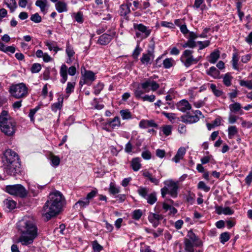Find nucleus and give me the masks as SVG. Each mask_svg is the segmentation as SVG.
Masks as SVG:
<instances>
[{"label":"nucleus","mask_w":252,"mask_h":252,"mask_svg":"<svg viewBox=\"0 0 252 252\" xmlns=\"http://www.w3.org/2000/svg\"><path fill=\"white\" fill-rule=\"evenodd\" d=\"M90 204V201L88 200V199H86L84 198L82 200H80L77 201L74 205V207L75 208H78V207H80V208H84L88 206Z\"/></svg>","instance_id":"nucleus-42"},{"label":"nucleus","mask_w":252,"mask_h":252,"mask_svg":"<svg viewBox=\"0 0 252 252\" xmlns=\"http://www.w3.org/2000/svg\"><path fill=\"white\" fill-rule=\"evenodd\" d=\"M176 106L179 111L183 112H185L191 109V105L188 100L185 99L178 102L176 104Z\"/></svg>","instance_id":"nucleus-18"},{"label":"nucleus","mask_w":252,"mask_h":252,"mask_svg":"<svg viewBox=\"0 0 252 252\" xmlns=\"http://www.w3.org/2000/svg\"><path fill=\"white\" fill-rule=\"evenodd\" d=\"M109 191L110 193L115 195L120 192V187H117L115 183L111 182L109 185Z\"/></svg>","instance_id":"nucleus-44"},{"label":"nucleus","mask_w":252,"mask_h":252,"mask_svg":"<svg viewBox=\"0 0 252 252\" xmlns=\"http://www.w3.org/2000/svg\"><path fill=\"white\" fill-rule=\"evenodd\" d=\"M197 188L199 189L208 192L210 190V187L207 186L203 181H200L197 185Z\"/></svg>","instance_id":"nucleus-54"},{"label":"nucleus","mask_w":252,"mask_h":252,"mask_svg":"<svg viewBox=\"0 0 252 252\" xmlns=\"http://www.w3.org/2000/svg\"><path fill=\"white\" fill-rule=\"evenodd\" d=\"M199 120V118L196 114L191 115L190 114H187L181 117V120L183 122L186 124H192L197 122Z\"/></svg>","instance_id":"nucleus-20"},{"label":"nucleus","mask_w":252,"mask_h":252,"mask_svg":"<svg viewBox=\"0 0 252 252\" xmlns=\"http://www.w3.org/2000/svg\"><path fill=\"white\" fill-rule=\"evenodd\" d=\"M28 191L21 185L17 184V196L23 198L27 195Z\"/></svg>","instance_id":"nucleus-33"},{"label":"nucleus","mask_w":252,"mask_h":252,"mask_svg":"<svg viewBox=\"0 0 252 252\" xmlns=\"http://www.w3.org/2000/svg\"><path fill=\"white\" fill-rule=\"evenodd\" d=\"M97 190L96 189L92 190L90 192L87 194L86 199H88V201L94 198L97 194Z\"/></svg>","instance_id":"nucleus-64"},{"label":"nucleus","mask_w":252,"mask_h":252,"mask_svg":"<svg viewBox=\"0 0 252 252\" xmlns=\"http://www.w3.org/2000/svg\"><path fill=\"white\" fill-rule=\"evenodd\" d=\"M196 46V43L194 41L190 40L188 39V40L186 43L183 45V47L184 48H194Z\"/></svg>","instance_id":"nucleus-61"},{"label":"nucleus","mask_w":252,"mask_h":252,"mask_svg":"<svg viewBox=\"0 0 252 252\" xmlns=\"http://www.w3.org/2000/svg\"><path fill=\"white\" fill-rule=\"evenodd\" d=\"M104 85L103 83H99L94 87V94L96 95L98 94L101 90L103 89Z\"/></svg>","instance_id":"nucleus-59"},{"label":"nucleus","mask_w":252,"mask_h":252,"mask_svg":"<svg viewBox=\"0 0 252 252\" xmlns=\"http://www.w3.org/2000/svg\"><path fill=\"white\" fill-rule=\"evenodd\" d=\"M75 85V82H68L67 83V86L65 89V93L66 94V95L65 97L66 98H67L69 96L70 94L74 91Z\"/></svg>","instance_id":"nucleus-43"},{"label":"nucleus","mask_w":252,"mask_h":252,"mask_svg":"<svg viewBox=\"0 0 252 252\" xmlns=\"http://www.w3.org/2000/svg\"><path fill=\"white\" fill-rule=\"evenodd\" d=\"M4 206L7 211H11L16 207V202L12 199L8 198L3 201Z\"/></svg>","instance_id":"nucleus-24"},{"label":"nucleus","mask_w":252,"mask_h":252,"mask_svg":"<svg viewBox=\"0 0 252 252\" xmlns=\"http://www.w3.org/2000/svg\"><path fill=\"white\" fill-rule=\"evenodd\" d=\"M141 173L143 176L147 179L151 183L156 186L158 185L161 178V176L156 177L153 174V173H151L147 169L142 170Z\"/></svg>","instance_id":"nucleus-13"},{"label":"nucleus","mask_w":252,"mask_h":252,"mask_svg":"<svg viewBox=\"0 0 252 252\" xmlns=\"http://www.w3.org/2000/svg\"><path fill=\"white\" fill-rule=\"evenodd\" d=\"M228 137L229 139H232L238 134V129L235 126H230L228 127Z\"/></svg>","instance_id":"nucleus-31"},{"label":"nucleus","mask_w":252,"mask_h":252,"mask_svg":"<svg viewBox=\"0 0 252 252\" xmlns=\"http://www.w3.org/2000/svg\"><path fill=\"white\" fill-rule=\"evenodd\" d=\"M197 43L199 45V50L203 49L204 48L208 47L210 44V40H206L204 41H198Z\"/></svg>","instance_id":"nucleus-58"},{"label":"nucleus","mask_w":252,"mask_h":252,"mask_svg":"<svg viewBox=\"0 0 252 252\" xmlns=\"http://www.w3.org/2000/svg\"><path fill=\"white\" fill-rule=\"evenodd\" d=\"M81 74L82 77L79 82L81 86L84 84L90 85L96 79L95 73L90 70H85L84 73L81 71Z\"/></svg>","instance_id":"nucleus-10"},{"label":"nucleus","mask_w":252,"mask_h":252,"mask_svg":"<svg viewBox=\"0 0 252 252\" xmlns=\"http://www.w3.org/2000/svg\"><path fill=\"white\" fill-rule=\"evenodd\" d=\"M56 10L60 13L67 11V4L63 1H59L55 3Z\"/></svg>","instance_id":"nucleus-29"},{"label":"nucleus","mask_w":252,"mask_h":252,"mask_svg":"<svg viewBox=\"0 0 252 252\" xmlns=\"http://www.w3.org/2000/svg\"><path fill=\"white\" fill-rule=\"evenodd\" d=\"M64 202L63 194L59 191L50 194L49 199L46 201L42 211V216L46 221L56 216L62 210Z\"/></svg>","instance_id":"nucleus-2"},{"label":"nucleus","mask_w":252,"mask_h":252,"mask_svg":"<svg viewBox=\"0 0 252 252\" xmlns=\"http://www.w3.org/2000/svg\"><path fill=\"white\" fill-rule=\"evenodd\" d=\"M134 171H138L141 168V159L139 158H133L130 163Z\"/></svg>","instance_id":"nucleus-28"},{"label":"nucleus","mask_w":252,"mask_h":252,"mask_svg":"<svg viewBox=\"0 0 252 252\" xmlns=\"http://www.w3.org/2000/svg\"><path fill=\"white\" fill-rule=\"evenodd\" d=\"M130 11V5L129 4H124L121 5L120 8V16H126L129 13Z\"/></svg>","instance_id":"nucleus-37"},{"label":"nucleus","mask_w":252,"mask_h":252,"mask_svg":"<svg viewBox=\"0 0 252 252\" xmlns=\"http://www.w3.org/2000/svg\"><path fill=\"white\" fill-rule=\"evenodd\" d=\"M65 52L68 57H72L75 54L73 48L69 45L68 42L66 44Z\"/></svg>","instance_id":"nucleus-51"},{"label":"nucleus","mask_w":252,"mask_h":252,"mask_svg":"<svg viewBox=\"0 0 252 252\" xmlns=\"http://www.w3.org/2000/svg\"><path fill=\"white\" fill-rule=\"evenodd\" d=\"M39 107L37 106L34 109H32L30 110V113L29 114V116L30 118L31 121L33 122L34 120V116L36 112L39 110Z\"/></svg>","instance_id":"nucleus-62"},{"label":"nucleus","mask_w":252,"mask_h":252,"mask_svg":"<svg viewBox=\"0 0 252 252\" xmlns=\"http://www.w3.org/2000/svg\"><path fill=\"white\" fill-rule=\"evenodd\" d=\"M5 191L11 195H16V185L6 186Z\"/></svg>","instance_id":"nucleus-49"},{"label":"nucleus","mask_w":252,"mask_h":252,"mask_svg":"<svg viewBox=\"0 0 252 252\" xmlns=\"http://www.w3.org/2000/svg\"><path fill=\"white\" fill-rule=\"evenodd\" d=\"M176 62L172 58H166L163 61V65L165 68L168 69L174 66Z\"/></svg>","instance_id":"nucleus-35"},{"label":"nucleus","mask_w":252,"mask_h":252,"mask_svg":"<svg viewBox=\"0 0 252 252\" xmlns=\"http://www.w3.org/2000/svg\"><path fill=\"white\" fill-rule=\"evenodd\" d=\"M162 134L165 136H169L172 133V126L170 125H164L161 127Z\"/></svg>","instance_id":"nucleus-45"},{"label":"nucleus","mask_w":252,"mask_h":252,"mask_svg":"<svg viewBox=\"0 0 252 252\" xmlns=\"http://www.w3.org/2000/svg\"><path fill=\"white\" fill-rule=\"evenodd\" d=\"M48 159L50 160V164L53 167H57L60 163V158L53 154H50L48 157Z\"/></svg>","instance_id":"nucleus-25"},{"label":"nucleus","mask_w":252,"mask_h":252,"mask_svg":"<svg viewBox=\"0 0 252 252\" xmlns=\"http://www.w3.org/2000/svg\"><path fill=\"white\" fill-rule=\"evenodd\" d=\"M193 52L192 50H186L181 56V61L186 67L197 63L201 58V56L194 58L192 55Z\"/></svg>","instance_id":"nucleus-7"},{"label":"nucleus","mask_w":252,"mask_h":252,"mask_svg":"<svg viewBox=\"0 0 252 252\" xmlns=\"http://www.w3.org/2000/svg\"><path fill=\"white\" fill-rule=\"evenodd\" d=\"M208 86L209 87L210 90L212 91V92L214 94L217 96L219 97L222 95L223 92L220 89H218L217 88V87L216 85L214 84H209L208 83Z\"/></svg>","instance_id":"nucleus-36"},{"label":"nucleus","mask_w":252,"mask_h":252,"mask_svg":"<svg viewBox=\"0 0 252 252\" xmlns=\"http://www.w3.org/2000/svg\"><path fill=\"white\" fill-rule=\"evenodd\" d=\"M164 187L161 189V194L164 198L166 194H169L172 197L175 198L178 195L179 188L178 182L172 180H166L163 182Z\"/></svg>","instance_id":"nucleus-6"},{"label":"nucleus","mask_w":252,"mask_h":252,"mask_svg":"<svg viewBox=\"0 0 252 252\" xmlns=\"http://www.w3.org/2000/svg\"><path fill=\"white\" fill-rule=\"evenodd\" d=\"M240 84L241 86H244L249 89H252V81L241 80Z\"/></svg>","instance_id":"nucleus-60"},{"label":"nucleus","mask_w":252,"mask_h":252,"mask_svg":"<svg viewBox=\"0 0 252 252\" xmlns=\"http://www.w3.org/2000/svg\"><path fill=\"white\" fill-rule=\"evenodd\" d=\"M76 69L74 66H71L68 68L65 64H63L60 69V75L61 77L60 81L64 84L67 80V73L70 76H73L76 74Z\"/></svg>","instance_id":"nucleus-9"},{"label":"nucleus","mask_w":252,"mask_h":252,"mask_svg":"<svg viewBox=\"0 0 252 252\" xmlns=\"http://www.w3.org/2000/svg\"><path fill=\"white\" fill-rule=\"evenodd\" d=\"M187 149L186 148L184 147H181L179 148L178 150V151L174 156V157L172 158V161H174L176 163H178L180 161L184 158V156L186 153Z\"/></svg>","instance_id":"nucleus-21"},{"label":"nucleus","mask_w":252,"mask_h":252,"mask_svg":"<svg viewBox=\"0 0 252 252\" xmlns=\"http://www.w3.org/2000/svg\"><path fill=\"white\" fill-rule=\"evenodd\" d=\"M149 189L147 187H139L137 189V192L139 195L145 199L149 195Z\"/></svg>","instance_id":"nucleus-40"},{"label":"nucleus","mask_w":252,"mask_h":252,"mask_svg":"<svg viewBox=\"0 0 252 252\" xmlns=\"http://www.w3.org/2000/svg\"><path fill=\"white\" fill-rule=\"evenodd\" d=\"M187 237L188 238L184 240L185 252H194V247H199L202 246L201 241L192 231H189Z\"/></svg>","instance_id":"nucleus-5"},{"label":"nucleus","mask_w":252,"mask_h":252,"mask_svg":"<svg viewBox=\"0 0 252 252\" xmlns=\"http://www.w3.org/2000/svg\"><path fill=\"white\" fill-rule=\"evenodd\" d=\"M158 126V124L153 120L143 119L139 123V126L141 128H146L149 127L156 128Z\"/></svg>","instance_id":"nucleus-19"},{"label":"nucleus","mask_w":252,"mask_h":252,"mask_svg":"<svg viewBox=\"0 0 252 252\" xmlns=\"http://www.w3.org/2000/svg\"><path fill=\"white\" fill-rule=\"evenodd\" d=\"M233 77L229 73H226L223 77V83L227 87L231 85V81Z\"/></svg>","instance_id":"nucleus-47"},{"label":"nucleus","mask_w":252,"mask_h":252,"mask_svg":"<svg viewBox=\"0 0 252 252\" xmlns=\"http://www.w3.org/2000/svg\"><path fill=\"white\" fill-rule=\"evenodd\" d=\"M122 118L124 120L132 119V114L129 109H123L120 111Z\"/></svg>","instance_id":"nucleus-34"},{"label":"nucleus","mask_w":252,"mask_h":252,"mask_svg":"<svg viewBox=\"0 0 252 252\" xmlns=\"http://www.w3.org/2000/svg\"><path fill=\"white\" fill-rule=\"evenodd\" d=\"M154 59L153 51L148 50L146 53H143L140 58V61L143 64L147 65L150 64Z\"/></svg>","instance_id":"nucleus-15"},{"label":"nucleus","mask_w":252,"mask_h":252,"mask_svg":"<svg viewBox=\"0 0 252 252\" xmlns=\"http://www.w3.org/2000/svg\"><path fill=\"white\" fill-rule=\"evenodd\" d=\"M41 69V66L39 63H35L32 65L31 70L32 73H38Z\"/></svg>","instance_id":"nucleus-57"},{"label":"nucleus","mask_w":252,"mask_h":252,"mask_svg":"<svg viewBox=\"0 0 252 252\" xmlns=\"http://www.w3.org/2000/svg\"><path fill=\"white\" fill-rule=\"evenodd\" d=\"M148 218L149 221L152 223L153 226L156 227L158 225L159 221L162 220L163 217L161 215L150 213Z\"/></svg>","instance_id":"nucleus-16"},{"label":"nucleus","mask_w":252,"mask_h":252,"mask_svg":"<svg viewBox=\"0 0 252 252\" xmlns=\"http://www.w3.org/2000/svg\"><path fill=\"white\" fill-rule=\"evenodd\" d=\"M63 96L60 95L58 98V101L53 103L51 106V109L54 112H57L58 110L61 109L63 106Z\"/></svg>","instance_id":"nucleus-27"},{"label":"nucleus","mask_w":252,"mask_h":252,"mask_svg":"<svg viewBox=\"0 0 252 252\" xmlns=\"http://www.w3.org/2000/svg\"><path fill=\"white\" fill-rule=\"evenodd\" d=\"M29 94V89L24 83L17 84V98H25Z\"/></svg>","instance_id":"nucleus-14"},{"label":"nucleus","mask_w":252,"mask_h":252,"mask_svg":"<svg viewBox=\"0 0 252 252\" xmlns=\"http://www.w3.org/2000/svg\"><path fill=\"white\" fill-rule=\"evenodd\" d=\"M239 60V55L237 52L233 54L232 63L233 68L236 70H239L238 62Z\"/></svg>","instance_id":"nucleus-41"},{"label":"nucleus","mask_w":252,"mask_h":252,"mask_svg":"<svg viewBox=\"0 0 252 252\" xmlns=\"http://www.w3.org/2000/svg\"><path fill=\"white\" fill-rule=\"evenodd\" d=\"M133 29L135 32V38L141 40L147 38L151 32V29L142 24H133Z\"/></svg>","instance_id":"nucleus-8"},{"label":"nucleus","mask_w":252,"mask_h":252,"mask_svg":"<svg viewBox=\"0 0 252 252\" xmlns=\"http://www.w3.org/2000/svg\"><path fill=\"white\" fill-rule=\"evenodd\" d=\"M115 35V33L114 32H112L110 34H103L100 36L98 42L101 45H106L111 41Z\"/></svg>","instance_id":"nucleus-17"},{"label":"nucleus","mask_w":252,"mask_h":252,"mask_svg":"<svg viewBox=\"0 0 252 252\" xmlns=\"http://www.w3.org/2000/svg\"><path fill=\"white\" fill-rule=\"evenodd\" d=\"M230 113H239L240 115L244 114L243 111L242 110V106L240 103L238 102H234L229 105Z\"/></svg>","instance_id":"nucleus-22"},{"label":"nucleus","mask_w":252,"mask_h":252,"mask_svg":"<svg viewBox=\"0 0 252 252\" xmlns=\"http://www.w3.org/2000/svg\"><path fill=\"white\" fill-rule=\"evenodd\" d=\"M44 43L50 51H53L55 52V54L61 50V49L58 46L57 43L55 41H46Z\"/></svg>","instance_id":"nucleus-26"},{"label":"nucleus","mask_w":252,"mask_h":252,"mask_svg":"<svg viewBox=\"0 0 252 252\" xmlns=\"http://www.w3.org/2000/svg\"><path fill=\"white\" fill-rule=\"evenodd\" d=\"M159 88V84L157 83L152 78L145 79L140 83V87L134 91V94L137 99H141L143 101L154 102L156 96L154 94L147 95L144 94L150 91L155 92Z\"/></svg>","instance_id":"nucleus-3"},{"label":"nucleus","mask_w":252,"mask_h":252,"mask_svg":"<svg viewBox=\"0 0 252 252\" xmlns=\"http://www.w3.org/2000/svg\"><path fill=\"white\" fill-rule=\"evenodd\" d=\"M145 199L147 200L148 204L153 205L157 201L156 193L155 192H152L149 193Z\"/></svg>","instance_id":"nucleus-39"},{"label":"nucleus","mask_w":252,"mask_h":252,"mask_svg":"<svg viewBox=\"0 0 252 252\" xmlns=\"http://www.w3.org/2000/svg\"><path fill=\"white\" fill-rule=\"evenodd\" d=\"M161 114L171 122L174 121L176 119V115L175 113H168L165 111H163L161 112Z\"/></svg>","instance_id":"nucleus-52"},{"label":"nucleus","mask_w":252,"mask_h":252,"mask_svg":"<svg viewBox=\"0 0 252 252\" xmlns=\"http://www.w3.org/2000/svg\"><path fill=\"white\" fill-rule=\"evenodd\" d=\"M17 227L20 233L18 242L22 245L32 244L38 235L37 226L32 217L24 216L18 221Z\"/></svg>","instance_id":"nucleus-1"},{"label":"nucleus","mask_w":252,"mask_h":252,"mask_svg":"<svg viewBox=\"0 0 252 252\" xmlns=\"http://www.w3.org/2000/svg\"><path fill=\"white\" fill-rule=\"evenodd\" d=\"M16 157V153L10 148H6L3 152V156L2 159L3 162L6 164L7 166L10 165L15 161Z\"/></svg>","instance_id":"nucleus-11"},{"label":"nucleus","mask_w":252,"mask_h":252,"mask_svg":"<svg viewBox=\"0 0 252 252\" xmlns=\"http://www.w3.org/2000/svg\"><path fill=\"white\" fill-rule=\"evenodd\" d=\"M15 122L8 116V112L2 110L0 115V128L7 135H12L15 130Z\"/></svg>","instance_id":"nucleus-4"},{"label":"nucleus","mask_w":252,"mask_h":252,"mask_svg":"<svg viewBox=\"0 0 252 252\" xmlns=\"http://www.w3.org/2000/svg\"><path fill=\"white\" fill-rule=\"evenodd\" d=\"M230 239V235L228 232L222 233L220 235V241L221 243L224 244Z\"/></svg>","instance_id":"nucleus-53"},{"label":"nucleus","mask_w":252,"mask_h":252,"mask_svg":"<svg viewBox=\"0 0 252 252\" xmlns=\"http://www.w3.org/2000/svg\"><path fill=\"white\" fill-rule=\"evenodd\" d=\"M206 73L208 75L214 79L219 78L220 74V71L215 66L211 67L206 71Z\"/></svg>","instance_id":"nucleus-32"},{"label":"nucleus","mask_w":252,"mask_h":252,"mask_svg":"<svg viewBox=\"0 0 252 252\" xmlns=\"http://www.w3.org/2000/svg\"><path fill=\"white\" fill-rule=\"evenodd\" d=\"M220 52L218 50H215L212 52L208 57V61L211 63H215L219 59Z\"/></svg>","instance_id":"nucleus-30"},{"label":"nucleus","mask_w":252,"mask_h":252,"mask_svg":"<svg viewBox=\"0 0 252 252\" xmlns=\"http://www.w3.org/2000/svg\"><path fill=\"white\" fill-rule=\"evenodd\" d=\"M47 0H37L35 2V5L39 7L42 14H46L48 9Z\"/></svg>","instance_id":"nucleus-23"},{"label":"nucleus","mask_w":252,"mask_h":252,"mask_svg":"<svg viewBox=\"0 0 252 252\" xmlns=\"http://www.w3.org/2000/svg\"><path fill=\"white\" fill-rule=\"evenodd\" d=\"M141 156L144 159L149 160L151 158V153L149 151H144L141 154Z\"/></svg>","instance_id":"nucleus-63"},{"label":"nucleus","mask_w":252,"mask_h":252,"mask_svg":"<svg viewBox=\"0 0 252 252\" xmlns=\"http://www.w3.org/2000/svg\"><path fill=\"white\" fill-rule=\"evenodd\" d=\"M238 119H239V117L234 115L233 113H229L228 118L229 124H233L235 123Z\"/></svg>","instance_id":"nucleus-56"},{"label":"nucleus","mask_w":252,"mask_h":252,"mask_svg":"<svg viewBox=\"0 0 252 252\" xmlns=\"http://www.w3.org/2000/svg\"><path fill=\"white\" fill-rule=\"evenodd\" d=\"M105 127L103 128L104 129L107 131H110L107 127L108 126L112 129L117 128L121 126V120L119 117L116 116L113 119H109L107 120L105 124Z\"/></svg>","instance_id":"nucleus-12"},{"label":"nucleus","mask_w":252,"mask_h":252,"mask_svg":"<svg viewBox=\"0 0 252 252\" xmlns=\"http://www.w3.org/2000/svg\"><path fill=\"white\" fill-rule=\"evenodd\" d=\"M143 215L142 211L140 209H136L134 210L131 214L132 218L133 220H139Z\"/></svg>","instance_id":"nucleus-48"},{"label":"nucleus","mask_w":252,"mask_h":252,"mask_svg":"<svg viewBox=\"0 0 252 252\" xmlns=\"http://www.w3.org/2000/svg\"><path fill=\"white\" fill-rule=\"evenodd\" d=\"M4 3L6 4L7 6L9 8V10L11 12L14 11L16 8L15 0H4Z\"/></svg>","instance_id":"nucleus-46"},{"label":"nucleus","mask_w":252,"mask_h":252,"mask_svg":"<svg viewBox=\"0 0 252 252\" xmlns=\"http://www.w3.org/2000/svg\"><path fill=\"white\" fill-rule=\"evenodd\" d=\"M236 8L238 13V16H244V13L241 11L242 7V3L243 0H235Z\"/></svg>","instance_id":"nucleus-50"},{"label":"nucleus","mask_w":252,"mask_h":252,"mask_svg":"<svg viewBox=\"0 0 252 252\" xmlns=\"http://www.w3.org/2000/svg\"><path fill=\"white\" fill-rule=\"evenodd\" d=\"M92 247L94 252H100L103 249L102 246L96 240L92 242Z\"/></svg>","instance_id":"nucleus-55"},{"label":"nucleus","mask_w":252,"mask_h":252,"mask_svg":"<svg viewBox=\"0 0 252 252\" xmlns=\"http://www.w3.org/2000/svg\"><path fill=\"white\" fill-rule=\"evenodd\" d=\"M217 213L218 214H223L225 215H231L234 213V211L229 207L224 208L221 207L218 209Z\"/></svg>","instance_id":"nucleus-38"}]
</instances>
